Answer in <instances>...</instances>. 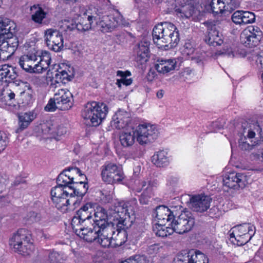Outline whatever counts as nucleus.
Here are the masks:
<instances>
[{"instance_id": "nucleus-63", "label": "nucleus", "mask_w": 263, "mask_h": 263, "mask_svg": "<svg viewBox=\"0 0 263 263\" xmlns=\"http://www.w3.org/2000/svg\"><path fill=\"white\" fill-rule=\"evenodd\" d=\"M8 98L9 100H12L14 99L15 97V93L13 92H11L8 94Z\"/></svg>"}, {"instance_id": "nucleus-7", "label": "nucleus", "mask_w": 263, "mask_h": 263, "mask_svg": "<svg viewBox=\"0 0 263 263\" xmlns=\"http://www.w3.org/2000/svg\"><path fill=\"white\" fill-rule=\"evenodd\" d=\"M31 240L30 232L25 229H20L10 239L9 245L15 252L23 256H27L30 254L34 248Z\"/></svg>"}, {"instance_id": "nucleus-54", "label": "nucleus", "mask_w": 263, "mask_h": 263, "mask_svg": "<svg viewBox=\"0 0 263 263\" xmlns=\"http://www.w3.org/2000/svg\"><path fill=\"white\" fill-rule=\"evenodd\" d=\"M247 234L246 235L247 240H250L255 234V227L250 224V228L248 230Z\"/></svg>"}, {"instance_id": "nucleus-62", "label": "nucleus", "mask_w": 263, "mask_h": 263, "mask_svg": "<svg viewBox=\"0 0 263 263\" xmlns=\"http://www.w3.org/2000/svg\"><path fill=\"white\" fill-rule=\"evenodd\" d=\"M257 62H259L261 68L263 69V53L262 54H260L257 58L256 60Z\"/></svg>"}, {"instance_id": "nucleus-37", "label": "nucleus", "mask_w": 263, "mask_h": 263, "mask_svg": "<svg viewBox=\"0 0 263 263\" xmlns=\"http://www.w3.org/2000/svg\"><path fill=\"white\" fill-rule=\"evenodd\" d=\"M238 135L240 138L243 136L246 140V136L249 139L254 138L255 132L250 128L249 123L244 122L242 123L241 128L238 131Z\"/></svg>"}, {"instance_id": "nucleus-59", "label": "nucleus", "mask_w": 263, "mask_h": 263, "mask_svg": "<svg viewBox=\"0 0 263 263\" xmlns=\"http://www.w3.org/2000/svg\"><path fill=\"white\" fill-rule=\"evenodd\" d=\"M216 211L218 212V209L217 207L214 206V207L212 208L211 209H210V211H209L210 215H211L210 216L211 217H213V216L216 217V215H215L216 214Z\"/></svg>"}, {"instance_id": "nucleus-3", "label": "nucleus", "mask_w": 263, "mask_h": 263, "mask_svg": "<svg viewBox=\"0 0 263 263\" xmlns=\"http://www.w3.org/2000/svg\"><path fill=\"white\" fill-rule=\"evenodd\" d=\"M74 171L79 177L82 178V180H74L69 187L65 188L62 190L60 188L55 189L54 194L63 195L65 200L70 199L73 201V205L76 207L79 205L82 197L87 193L88 185L87 177L82 173L80 168H74Z\"/></svg>"}, {"instance_id": "nucleus-52", "label": "nucleus", "mask_w": 263, "mask_h": 263, "mask_svg": "<svg viewBox=\"0 0 263 263\" xmlns=\"http://www.w3.org/2000/svg\"><path fill=\"white\" fill-rule=\"evenodd\" d=\"M9 68H11L12 71H10V73H8L7 76V80H9L10 81L11 80H13L15 79L17 76V74L16 70V68H13V67L11 66L9 67Z\"/></svg>"}, {"instance_id": "nucleus-32", "label": "nucleus", "mask_w": 263, "mask_h": 263, "mask_svg": "<svg viewBox=\"0 0 263 263\" xmlns=\"http://www.w3.org/2000/svg\"><path fill=\"white\" fill-rule=\"evenodd\" d=\"M152 162L157 167H163L169 164L167 152L160 150L156 152L152 157Z\"/></svg>"}, {"instance_id": "nucleus-2", "label": "nucleus", "mask_w": 263, "mask_h": 263, "mask_svg": "<svg viewBox=\"0 0 263 263\" xmlns=\"http://www.w3.org/2000/svg\"><path fill=\"white\" fill-rule=\"evenodd\" d=\"M93 204L87 202L78 210L71 220V227L75 234L81 238L85 235L88 239L89 236H92L91 228L92 212L94 211Z\"/></svg>"}, {"instance_id": "nucleus-47", "label": "nucleus", "mask_w": 263, "mask_h": 263, "mask_svg": "<svg viewBox=\"0 0 263 263\" xmlns=\"http://www.w3.org/2000/svg\"><path fill=\"white\" fill-rule=\"evenodd\" d=\"M22 97V103L24 106L29 105L33 102L32 95L27 92H23L21 93Z\"/></svg>"}, {"instance_id": "nucleus-12", "label": "nucleus", "mask_w": 263, "mask_h": 263, "mask_svg": "<svg viewBox=\"0 0 263 263\" xmlns=\"http://www.w3.org/2000/svg\"><path fill=\"white\" fill-rule=\"evenodd\" d=\"M262 35V31L259 27L250 26L241 32L240 42L245 46L252 48L259 44Z\"/></svg>"}, {"instance_id": "nucleus-41", "label": "nucleus", "mask_w": 263, "mask_h": 263, "mask_svg": "<svg viewBox=\"0 0 263 263\" xmlns=\"http://www.w3.org/2000/svg\"><path fill=\"white\" fill-rule=\"evenodd\" d=\"M55 81L57 83L63 82L64 80L68 81L71 80V77L68 74L65 70H55Z\"/></svg>"}, {"instance_id": "nucleus-38", "label": "nucleus", "mask_w": 263, "mask_h": 263, "mask_svg": "<svg viewBox=\"0 0 263 263\" xmlns=\"http://www.w3.org/2000/svg\"><path fill=\"white\" fill-rule=\"evenodd\" d=\"M211 10L213 13H223L226 12L223 1L222 0H212L210 4Z\"/></svg>"}, {"instance_id": "nucleus-5", "label": "nucleus", "mask_w": 263, "mask_h": 263, "mask_svg": "<svg viewBox=\"0 0 263 263\" xmlns=\"http://www.w3.org/2000/svg\"><path fill=\"white\" fill-rule=\"evenodd\" d=\"M74 168H79L77 167H69L64 170L58 176L57 178V185L52 187L50 191L51 200L58 209H61L63 207L70 205V199L65 200L63 195L54 194L55 189L60 188L62 191L65 190L66 187H69L72 182L77 178L74 177L76 172L74 171Z\"/></svg>"}, {"instance_id": "nucleus-18", "label": "nucleus", "mask_w": 263, "mask_h": 263, "mask_svg": "<svg viewBox=\"0 0 263 263\" xmlns=\"http://www.w3.org/2000/svg\"><path fill=\"white\" fill-rule=\"evenodd\" d=\"M153 216L157 218L158 223L166 225L172 221H175L177 216L176 211L171 210L167 206L162 205L156 208L153 212Z\"/></svg>"}, {"instance_id": "nucleus-8", "label": "nucleus", "mask_w": 263, "mask_h": 263, "mask_svg": "<svg viewBox=\"0 0 263 263\" xmlns=\"http://www.w3.org/2000/svg\"><path fill=\"white\" fill-rule=\"evenodd\" d=\"M73 105L72 94L67 89L58 90L44 108L47 111H54L56 109L68 110Z\"/></svg>"}, {"instance_id": "nucleus-27", "label": "nucleus", "mask_w": 263, "mask_h": 263, "mask_svg": "<svg viewBox=\"0 0 263 263\" xmlns=\"http://www.w3.org/2000/svg\"><path fill=\"white\" fill-rule=\"evenodd\" d=\"M119 25V21L112 16H104L102 20L98 23V27L103 32L111 31Z\"/></svg>"}, {"instance_id": "nucleus-11", "label": "nucleus", "mask_w": 263, "mask_h": 263, "mask_svg": "<svg viewBox=\"0 0 263 263\" xmlns=\"http://www.w3.org/2000/svg\"><path fill=\"white\" fill-rule=\"evenodd\" d=\"M137 142L141 145L153 142L157 139L158 132L156 127L149 124H140L134 129Z\"/></svg>"}, {"instance_id": "nucleus-30", "label": "nucleus", "mask_w": 263, "mask_h": 263, "mask_svg": "<svg viewBox=\"0 0 263 263\" xmlns=\"http://www.w3.org/2000/svg\"><path fill=\"white\" fill-rule=\"evenodd\" d=\"M96 17L92 15H87L84 14L83 16H79L76 20L77 30L84 32L88 30L91 27L93 20H96Z\"/></svg>"}, {"instance_id": "nucleus-9", "label": "nucleus", "mask_w": 263, "mask_h": 263, "mask_svg": "<svg viewBox=\"0 0 263 263\" xmlns=\"http://www.w3.org/2000/svg\"><path fill=\"white\" fill-rule=\"evenodd\" d=\"M101 170L102 179L106 183H121L125 178L122 167L115 163L107 162L101 166Z\"/></svg>"}, {"instance_id": "nucleus-43", "label": "nucleus", "mask_w": 263, "mask_h": 263, "mask_svg": "<svg viewBox=\"0 0 263 263\" xmlns=\"http://www.w3.org/2000/svg\"><path fill=\"white\" fill-rule=\"evenodd\" d=\"M255 21V15L250 11H243V18L241 20L242 24H251Z\"/></svg>"}, {"instance_id": "nucleus-22", "label": "nucleus", "mask_w": 263, "mask_h": 263, "mask_svg": "<svg viewBox=\"0 0 263 263\" xmlns=\"http://www.w3.org/2000/svg\"><path fill=\"white\" fill-rule=\"evenodd\" d=\"M253 129L255 130L259 136L257 139H255L254 141H251L252 144H249L247 141H245L244 138H240L239 140V147L243 151H250L254 147L260 145L263 143V134L262 133V127L258 124V122H256L255 125H254Z\"/></svg>"}, {"instance_id": "nucleus-42", "label": "nucleus", "mask_w": 263, "mask_h": 263, "mask_svg": "<svg viewBox=\"0 0 263 263\" xmlns=\"http://www.w3.org/2000/svg\"><path fill=\"white\" fill-rule=\"evenodd\" d=\"M127 263H149L145 255H135L132 256L125 260Z\"/></svg>"}, {"instance_id": "nucleus-4", "label": "nucleus", "mask_w": 263, "mask_h": 263, "mask_svg": "<svg viewBox=\"0 0 263 263\" xmlns=\"http://www.w3.org/2000/svg\"><path fill=\"white\" fill-rule=\"evenodd\" d=\"M18 46V39L11 32V22H0V61L8 60Z\"/></svg>"}, {"instance_id": "nucleus-1", "label": "nucleus", "mask_w": 263, "mask_h": 263, "mask_svg": "<svg viewBox=\"0 0 263 263\" xmlns=\"http://www.w3.org/2000/svg\"><path fill=\"white\" fill-rule=\"evenodd\" d=\"M154 42L159 45V48L165 50L175 47L180 38L179 31L176 27L170 22H162L156 25L153 30Z\"/></svg>"}, {"instance_id": "nucleus-19", "label": "nucleus", "mask_w": 263, "mask_h": 263, "mask_svg": "<svg viewBox=\"0 0 263 263\" xmlns=\"http://www.w3.org/2000/svg\"><path fill=\"white\" fill-rule=\"evenodd\" d=\"M130 114L121 109H118L112 116L110 124L118 129L125 127L130 121Z\"/></svg>"}, {"instance_id": "nucleus-61", "label": "nucleus", "mask_w": 263, "mask_h": 263, "mask_svg": "<svg viewBox=\"0 0 263 263\" xmlns=\"http://www.w3.org/2000/svg\"><path fill=\"white\" fill-rule=\"evenodd\" d=\"M164 94V90L163 89L159 90L156 93V96L158 99H161L163 98Z\"/></svg>"}, {"instance_id": "nucleus-56", "label": "nucleus", "mask_w": 263, "mask_h": 263, "mask_svg": "<svg viewBox=\"0 0 263 263\" xmlns=\"http://www.w3.org/2000/svg\"><path fill=\"white\" fill-rule=\"evenodd\" d=\"M237 241V245L238 246H242L247 243L250 240H247L246 237H243V236L240 235V237L235 238Z\"/></svg>"}, {"instance_id": "nucleus-44", "label": "nucleus", "mask_w": 263, "mask_h": 263, "mask_svg": "<svg viewBox=\"0 0 263 263\" xmlns=\"http://www.w3.org/2000/svg\"><path fill=\"white\" fill-rule=\"evenodd\" d=\"M8 66L4 65L0 69V83L2 85L3 82H9V80H7V76L9 73H10V70L8 68Z\"/></svg>"}, {"instance_id": "nucleus-50", "label": "nucleus", "mask_w": 263, "mask_h": 263, "mask_svg": "<svg viewBox=\"0 0 263 263\" xmlns=\"http://www.w3.org/2000/svg\"><path fill=\"white\" fill-rule=\"evenodd\" d=\"M175 226V224L174 221H172L171 223H168V226H166V225H164V228L165 229L167 236L171 235L174 232H176Z\"/></svg>"}, {"instance_id": "nucleus-17", "label": "nucleus", "mask_w": 263, "mask_h": 263, "mask_svg": "<svg viewBox=\"0 0 263 263\" xmlns=\"http://www.w3.org/2000/svg\"><path fill=\"white\" fill-rule=\"evenodd\" d=\"M212 198L205 194H198L190 196V206L194 211L202 213L210 206Z\"/></svg>"}, {"instance_id": "nucleus-49", "label": "nucleus", "mask_w": 263, "mask_h": 263, "mask_svg": "<svg viewBox=\"0 0 263 263\" xmlns=\"http://www.w3.org/2000/svg\"><path fill=\"white\" fill-rule=\"evenodd\" d=\"M164 225L160 223H158L156 226V230H155L156 235L159 237H167Z\"/></svg>"}, {"instance_id": "nucleus-23", "label": "nucleus", "mask_w": 263, "mask_h": 263, "mask_svg": "<svg viewBox=\"0 0 263 263\" xmlns=\"http://www.w3.org/2000/svg\"><path fill=\"white\" fill-rule=\"evenodd\" d=\"M125 214L126 218H124L122 221L124 222V226L130 228L133 224V220L135 218V210L137 206V201L136 198H133L129 201L125 202Z\"/></svg>"}, {"instance_id": "nucleus-10", "label": "nucleus", "mask_w": 263, "mask_h": 263, "mask_svg": "<svg viewBox=\"0 0 263 263\" xmlns=\"http://www.w3.org/2000/svg\"><path fill=\"white\" fill-rule=\"evenodd\" d=\"M95 216V219H93V223H92V227H91L92 232V236H89L88 239H94L96 237V233L100 232V231H104L105 229H110L113 226L114 223L108 222V215L106 210L102 207H99L97 209V211L93 214Z\"/></svg>"}, {"instance_id": "nucleus-13", "label": "nucleus", "mask_w": 263, "mask_h": 263, "mask_svg": "<svg viewBox=\"0 0 263 263\" xmlns=\"http://www.w3.org/2000/svg\"><path fill=\"white\" fill-rule=\"evenodd\" d=\"M176 232L182 234L190 231L195 224V218L193 214L188 210L182 211L175 219Z\"/></svg>"}, {"instance_id": "nucleus-40", "label": "nucleus", "mask_w": 263, "mask_h": 263, "mask_svg": "<svg viewBox=\"0 0 263 263\" xmlns=\"http://www.w3.org/2000/svg\"><path fill=\"white\" fill-rule=\"evenodd\" d=\"M153 196V192H151V190L144 189L143 193L140 196L139 200L142 204H147L150 201V199Z\"/></svg>"}, {"instance_id": "nucleus-35", "label": "nucleus", "mask_w": 263, "mask_h": 263, "mask_svg": "<svg viewBox=\"0 0 263 263\" xmlns=\"http://www.w3.org/2000/svg\"><path fill=\"white\" fill-rule=\"evenodd\" d=\"M116 231L111 230L112 236H115L116 234V232H117V236H115V238L118 242L120 245H123V243H125L127 239V233L126 232V230L129 228H126L125 226H123V227H121V228L119 227V223H116Z\"/></svg>"}, {"instance_id": "nucleus-60", "label": "nucleus", "mask_w": 263, "mask_h": 263, "mask_svg": "<svg viewBox=\"0 0 263 263\" xmlns=\"http://www.w3.org/2000/svg\"><path fill=\"white\" fill-rule=\"evenodd\" d=\"M30 218L32 217L33 220L36 221L39 220V218L37 217V214L34 212H30L29 214Z\"/></svg>"}, {"instance_id": "nucleus-39", "label": "nucleus", "mask_w": 263, "mask_h": 263, "mask_svg": "<svg viewBox=\"0 0 263 263\" xmlns=\"http://www.w3.org/2000/svg\"><path fill=\"white\" fill-rule=\"evenodd\" d=\"M117 76L121 78V79H118L117 81L116 84L120 88L122 86V84L127 86L132 84L133 81L132 79H126V74L125 72H124V71L121 70L117 71Z\"/></svg>"}, {"instance_id": "nucleus-29", "label": "nucleus", "mask_w": 263, "mask_h": 263, "mask_svg": "<svg viewBox=\"0 0 263 263\" xmlns=\"http://www.w3.org/2000/svg\"><path fill=\"white\" fill-rule=\"evenodd\" d=\"M36 118L33 111H29L18 114V127L16 133H19L28 127L31 122Z\"/></svg>"}, {"instance_id": "nucleus-16", "label": "nucleus", "mask_w": 263, "mask_h": 263, "mask_svg": "<svg viewBox=\"0 0 263 263\" xmlns=\"http://www.w3.org/2000/svg\"><path fill=\"white\" fill-rule=\"evenodd\" d=\"M224 187L238 190L243 189L247 184V177L243 174L232 172L223 178Z\"/></svg>"}, {"instance_id": "nucleus-45", "label": "nucleus", "mask_w": 263, "mask_h": 263, "mask_svg": "<svg viewBox=\"0 0 263 263\" xmlns=\"http://www.w3.org/2000/svg\"><path fill=\"white\" fill-rule=\"evenodd\" d=\"M250 228L249 223H243L237 226V237H240V235L243 236V237H246V235L247 234L248 229Z\"/></svg>"}, {"instance_id": "nucleus-21", "label": "nucleus", "mask_w": 263, "mask_h": 263, "mask_svg": "<svg viewBox=\"0 0 263 263\" xmlns=\"http://www.w3.org/2000/svg\"><path fill=\"white\" fill-rule=\"evenodd\" d=\"M37 53L38 52L21 56L19 60L20 67L27 72L36 73L35 68L37 66V63H36L37 60Z\"/></svg>"}, {"instance_id": "nucleus-26", "label": "nucleus", "mask_w": 263, "mask_h": 263, "mask_svg": "<svg viewBox=\"0 0 263 263\" xmlns=\"http://www.w3.org/2000/svg\"><path fill=\"white\" fill-rule=\"evenodd\" d=\"M112 230V228L110 229H106L104 231H100V232L96 233V237L94 239L90 240L88 239L85 237V235L83 236L81 238L83 239L84 240L88 242H91L93 241L97 240L100 245L103 248H108L111 246V237L108 236L107 232Z\"/></svg>"}, {"instance_id": "nucleus-64", "label": "nucleus", "mask_w": 263, "mask_h": 263, "mask_svg": "<svg viewBox=\"0 0 263 263\" xmlns=\"http://www.w3.org/2000/svg\"><path fill=\"white\" fill-rule=\"evenodd\" d=\"M141 186L142 188H144L146 186H148V179L146 180H144L141 183Z\"/></svg>"}, {"instance_id": "nucleus-15", "label": "nucleus", "mask_w": 263, "mask_h": 263, "mask_svg": "<svg viewBox=\"0 0 263 263\" xmlns=\"http://www.w3.org/2000/svg\"><path fill=\"white\" fill-rule=\"evenodd\" d=\"M45 41L49 49L59 52L63 48V37L62 33L57 30L47 29L45 31Z\"/></svg>"}, {"instance_id": "nucleus-24", "label": "nucleus", "mask_w": 263, "mask_h": 263, "mask_svg": "<svg viewBox=\"0 0 263 263\" xmlns=\"http://www.w3.org/2000/svg\"><path fill=\"white\" fill-rule=\"evenodd\" d=\"M177 62L175 59L164 60L159 59L155 64V68L159 73L165 74L174 70Z\"/></svg>"}, {"instance_id": "nucleus-53", "label": "nucleus", "mask_w": 263, "mask_h": 263, "mask_svg": "<svg viewBox=\"0 0 263 263\" xmlns=\"http://www.w3.org/2000/svg\"><path fill=\"white\" fill-rule=\"evenodd\" d=\"M158 181L156 179H148V186L146 187L145 190L150 189L151 192H153V187H156L158 185Z\"/></svg>"}, {"instance_id": "nucleus-25", "label": "nucleus", "mask_w": 263, "mask_h": 263, "mask_svg": "<svg viewBox=\"0 0 263 263\" xmlns=\"http://www.w3.org/2000/svg\"><path fill=\"white\" fill-rule=\"evenodd\" d=\"M205 42L210 46L214 47L220 46L223 43V36L216 28V27L212 26L209 29L208 34L204 39Z\"/></svg>"}, {"instance_id": "nucleus-28", "label": "nucleus", "mask_w": 263, "mask_h": 263, "mask_svg": "<svg viewBox=\"0 0 263 263\" xmlns=\"http://www.w3.org/2000/svg\"><path fill=\"white\" fill-rule=\"evenodd\" d=\"M37 58H39L40 61L37 62V66L35 68L36 73H41L49 68L51 59L48 51H42L38 52Z\"/></svg>"}, {"instance_id": "nucleus-57", "label": "nucleus", "mask_w": 263, "mask_h": 263, "mask_svg": "<svg viewBox=\"0 0 263 263\" xmlns=\"http://www.w3.org/2000/svg\"><path fill=\"white\" fill-rule=\"evenodd\" d=\"M41 129L44 134H47L52 130V129L48 126L47 124H43L41 125Z\"/></svg>"}, {"instance_id": "nucleus-55", "label": "nucleus", "mask_w": 263, "mask_h": 263, "mask_svg": "<svg viewBox=\"0 0 263 263\" xmlns=\"http://www.w3.org/2000/svg\"><path fill=\"white\" fill-rule=\"evenodd\" d=\"M221 54H224L228 55V57H231L232 58L234 57L235 56L234 52L231 47H224L223 49V51H222Z\"/></svg>"}, {"instance_id": "nucleus-20", "label": "nucleus", "mask_w": 263, "mask_h": 263, "mask_svg": "<svg viewBox=\"0 0 263 263\" xmlns=\"http://www.w3.org/2000/svg\"><path fill=\"white\" fill-rule=\"evenodd\" d=\"M149 42L144 40L138 43L134 48L136 54V60L140 64L145 63L149 58Z\"/></svg>"}, {"instance_id": "nucleus-51", "label": "nucleus", "mask_w": 263, "mask_h": 263, "mask_svg": "<svg viewBox=\"0 0 263 263\" xmlns=\"http://www.w3.org/2000/svg\"><path fill=\"white\" fill-rule=\"evenodd\" d=\"M65 27L67 30L72 31L75 29H77V24L76 20H72L71 22L67 21V23L65 24Z\"/></svg>"}, {"instance_id": "nucleus-31", "label": "nucleus", "mask_w": 263, "mask_h": 263, "mask_svg": "<svg viewBox=\"0 0 263 263\" xmlns=\"http://www.w3.org/2000/svg\"><path fill=\"white\" fill-rule=\"evenodd\" d=\"M42 254L44 256H48L49 263H64L67 259L64 253L59 252L54 250H43Z\"/></svg>"}, {"instance_id": "nucleus-36", "label": "nucleus", "mask_w": 263, "mask_h": 263, "mask_svg": "<svg viewBox=\"0 0 263 263\" xmlns=\"http://www.w3.org/2000/svg\"><path fill=\"white\" fill-rule=\"evenodd\" d=\"M30 10L32 11L35 10L31 15L32 20L36 23L41 24L43 19L46 17V12L39 5H33L31 7Z\"/></svg>"}, {"instance_id": "nucleus-6", "label": "nucleus", "mask_w": 263, "mask_h": 263, "mask_svg": "<svg viewBox=\"0 0 263 263\" xmlns=\"http://www.w3.org/2000/svg\"><path fill=\"white\" fill-rule=\"evenodd\" d=\"M108 112V107L105 103L92 101L84 105L81 116L87 125L97 126L105 119Z\"/></svg>"}, {"instance_id": "nucleus-34", "label": "nucleus", "mask_w": 263, "mask_h": 263, "mask_svg": "<svg viewBox=\"0 0 263 263\" xmlns=\"http://www.w3.org/2000/svg\"><path fill=\"white\" fill-rule=\"evenodd\" d=\"M125 201H121L118 203V205L115 206L114 208V211H115L116 215L115 216V217L116 218L117 222L116 223H119V227L121 228V227H123L124 224V222L123 223L122 220L124 219V218H126L127 215L125 214Z\"/></svg>"}, {"instance_id": "nucleus-48", "label": "nucleus", "mask_w": 263, "mask_h": 263, "mask_svg": "<svg viewBox=\"0 0 263 263\" xmlns=\"http://www.w3.org/2000/svg\"><path fill=\"white\" fill-rule=\"evenodd\" d=\"M243 18V11H236L232 15L231 19L236 24L242 25L241 20Z\"/></svg>"}, {"instance_id": "nucleus-58", "label": "nucleus", "mask_w": 263, "mask_h": 263, "mask_svg": "<svg viewBox=\"0 0 263 263\" xmlns=\"http://www.w3.org/2000/svg\"><path fill=\"white\" fill-rule=\"evenodd\" d=\"M66 132H67L66 129L64 126L60 125L57 127V134L58 135H59V136L63 135L66 134Z\"/></svg>"}, {"instance_id": "nucleus-14", "label": "nucleus", "mask_w": 263, "mask_h": 263, "mask_svg": "<svg viewBox=\"0 0 263 263\" xmlns=\"http://www.w3.org/2000/svg\"><path fill=\"white\" fill-rule=\"evenodd\" d=\"M208 259L198 250L182 251L174 259V263H208Z\"/></svg>"}, {"instance_id": "nucleus-46", "label": "nucleus", "mask_w": 263, "mask_h": 263, "mask_svg": "<svg viewBox=\"0 0 263 263\" xmlns=\"http://www.w3.org/2000/svg\"><path fill=\"white\" fill-rule=\"evenodd\" d=\"M8 143V138L6 134L0 130V154L6 148Z\"/></svg>"}, {"instance_id": "nucleus-33", "label": "nucleus", "mask_w": 263, "mask_h": 263, "mask_svg": "<svg viewBox=\"0 0 263 263\" xmlns=\"http://www.w3.org/2000/svg\"><path fill=\"white\" fill-rule=\"evenodd\" d=\"M136 137L134 128H132L129 130L123 131L120 135L119 139L121 145L125 147H127L133 145Z\"/></svg>"}]
</instances>
